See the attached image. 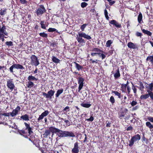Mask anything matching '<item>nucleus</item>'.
I'll list each match as a JSON object with an SVG mask.
<instances>
[{
	"instance_id": "393cba45",
	"label": "nucleus",
	"mask_w": 153,
	"mask_h": 153,
	"mask_svg": "<svg viewBox=\"0 0 153 153\" xmlns=\"http://www.w3.org/2000/svg\"><path fill=\"white\" fill-rule=\"evenodd\" d=\"M63 91V90L62 89L58 90L55 94L56 97V98L58 97L59 95L62 93Z\"/></svg>"
},
{
	"instance_id": "864d4df0",
	"label": "nucleus",
	"mask_w": 153,
	"mask_h": 153,
	"mask_svg": "<svg viewBox=\"0 0 153 153\" xmlns=\"http://www.w3.org/2000/svg\"><path fill=\"white\" fill-rule=\"evenodd\" d=\"M137 104V102L135 101H133L131 103V105L132 106H133L136 105Z\"/></svg>"
},
{
	"instance_id": "79ce46f5",
	"label": "nucleus",
	"mask_w": 153,
	"mask_h": 153,
	"mask_svg": "<svg viewBox=\"0 0 153 153\" xmlns=\"http://www.w3.org/2000/svg\"><path fill=\"white\" fill-rule=\"evenodd\" d=\"M88 25V24H83L81 26L80 28L82 31H84V29Z\"/></svg>"
},
{
	"instance_id": "2eb2a0df",
	"label": "nucleus",
	"mask_w": 153,
	"mask_h": 153,
	"mask_svg": "<svg viewBox=\"0 0 153 153\" xmlns=\"http://www.w3.org/2000/svg\"><path fill=\"white\" fill-rule=\"evenodd\" d=\"M146 88L147 89V91H149L150 92L153 91V83H151L150 84L145 86Z\"/></svg>"
},
{
	"instance_id": "f8f14e48",
	"label": "nucleus",
	"mask_w": 153,
	"mask_h": 153,
	"mask_svg": "<svg viewBox=\"0 0 153 153\" xmlns=\"http://www.w3.org/2000/svg\"><path fill=\"white\" fill-rule=\"evenodd\" d=\"M79 151L78 143L77 142H76L74 144V146L72 150V152L73 153H78Z\"/></svg>"
},
{
	"instance_id": "f03ea898",
	"label": "nucleus",
	"mask_w": 153,
	"mask_h": 153,
	"mask_svg": "<svg viewBox=\"0 0 153 153\" xmlns=\"http://www.w3.org/2000/svg\"><path fill=\"white\" fill-rule=\"evenodd\" d=\"M31 64L37 66L39 64V61L37 57L35 55H32L30 57Z\"/></svg>"
},
{
	"instance_id": "a211bd4d",
	"label": "nucleus",
	"mask_w": 153,
	"mask_h": 153,
	"mask_svg": "<svg viewBox=\"0 0 153 153\" xmlns=\"http://www.w3.org/2000/svg\"><path fill=\"white\" fill-rule=\"evenodd\" d=\"M110 23L111 24L114 25L117 27H120L121 25L118 23L116 21L113 20L110 21Z\"/></svg>"
},
{
	"instance_id": "a878e982",
	"label": "nucleus",
	"mask_w": 153,
	"mask_h": 153,
	"mask_svg": "<svg viewBox=\"0 0 153 153\" xmlns=\"http://www.w3.org/2000/svg\"><path fill=\"white\" fill-rule=\"evenodd\" d=\"M27 79L28 81H37L38 80L37 79L32 75L29 76L27 78Z\"/></svg>"
},
{
	"instance_id": "cd10ccee",
	"label": "nucleus",
	"mask_w": 153,
	"mask_h": 153,
	"mask_svg": "<svg viewBox=\"0 0 153 153\" xmlns=\"http://www.w3.org/2000/svg\"><path fill=\"white\" fill-rule=\"evenodd\" d=\"M74 63L75 64V67L76 69L78 71H79L80 69H81L83 67L82 66L79 65L78 64L76 63L75 62H74Z\"/></svg>"
},
{
	"instance_id": "f257e3e1",
	"label": "nucleus",
	"mask_w": 153,
	"mask_h": 153,
	"mask_svg": "<svg viewBox=\"0 0 153 153\" xmlns=\"http://www.w3.org/2000/svg\"><path fill=\"white\" fill-rule=\"evenodd\" d=\"M48 131L49 134L52 133L53 134L59 133V134H66V131H62L53 127H50L49 128Z\"/></svg>"
},
{
	"instance_id": "5fc2aeb1",
	"label": "nucleus",
	"mask_w": 153,
	"mask_h": 153,
	"mask_svg": "<svg viewBox=\"0 0 153 153\" xmlns=\"http://www.w3.org/2000/svg\"><path fill=\"white\" fill-rule=\"evenodd\" d=\"M6 10H1L0 12V15H4L6 12Z\"/></svg>"
},
{
	"instance_id": "49530a36",
	"label": "nucleus",
	"mask_w": 153,
	"mask_h": 153,
	"mask_svg": "<svg viewBox=\"0 0 153 153\" xmlns=\"http://www.w3.org/2000/svg\"><path fill=\"white\" fill-rule=\"evenodd\" d=\"M88 5V4L85 2H82L81 3V7L82 8H84L85 7Z\"/></svg>"
},
{
	"instance_id": "603ef678",
	"label": "nucleus",
	"mask_w": 153,
	"mask_h": 153,
	"mask_svg": "<svg viewBox=\"0 0 153 153\" xmlns=\"http://www.w3.org/2000/svg\"><path fill=\"white\" fill-rule=\"evenodd\" d=\"M149 97L151 100L153 101V92H152L150 91Z\"/></svg>"
},
{
	"instance_id": "3c124183",
	"label": "nucleus",
	"mask_w": 153,
	"mask_h": 153,
	"mask_svg": "<svg viewBox=\"0 0 153 153\" xmlns=\"http://www.w3.org/2000/svg\"><path fill=\"white\" fill-rule=\"evenodd\" d=\"M148 119L151 122L153 123V117H148Z\"/></svg>"
},
{
	"instance_id": "8fccbe9b",
	"label": "nucleus",
	"mask_w": 153,
	"mask_h": 153,
	"mask_svg": "<svg viewBox=\"0 0 153 153\" xmlns=\"http://www.w3.org/2000/svg\"><path fill=\"white\" fill-rule=\"evenodd\" d=\"M127 91L128 95H129L131 92V88L129 85L127 86Z\"/></svg>"
},
{
	"instance_id": "c03bdc74",
	"label": "nucleus",
	"mask_w": 153,
	"mask_h": 153,
	"mask_svg": "<svg viewBox=\"0 0 153 153\" xmlns=\"http://www.w3.org/2000/svg\"><path fill=\"white\" fill-rule=\"evenodd\" d=\"M109 101L111 102L112 104H113L115 102V99L114 97L112 96H111L109 99Z\"/></svg>"
},
{
	"instance_id": "338daca9",
	"label": "nucleus",
	"mask_w": 153,
	"mask_h": 153,
	"mask_svg": "<svg viewBox=\"0 0 153 153\" xmlns=\"http://www.w3.org/2000/svg\"><path fill=\"white\" fill-rule=\"evenodd\" d=\"M69 107L68 106H66V107L64 108V109H63V111H66L67 110H69ZM68 111H69V110H68Z\"/></svg>"
},
{
	"instance_id": "0e129e2a",
	"label": "nucleus",
	"mask_w": 153,
	"mask_h": 153,
	"mask_svg": "<svg viewBox=\"0 0 153 153\" xmlns=\"http://www.w3.org/2000/svg\"><path fill=\"white\" fill-rule=\"evenodd\" d=\"M132 129V127L131 126H130L128 127V128L127 129V131H130V130H131Z\"/></svg>"
},
{
	"instance_id": "13d9d810",
	"label": "nucleus",
	"mask_w": 153,
	"mask_h": 153,
	"mask_svg": "<svg viewBox=\"0 0 153 153\" xmlns=\"http://www.w3.org/2000/svg\"><path fill=\"white\" fill-rule=\"evenodd\" d=\"M20 2L22 4H26L27 3V1L26 0H20Z\"/></svg>"
},
{
	"instance_id": "a19ab883",
	"label": "nucleus",
	"mask_w": 153,
	"mask_h": 153,
	"mask_svg": "<svg viewBox=\"0 0 153 153\" xmlns=\"http://www.w3.org/2000/svg\"><path fill=\"white\" fill-rule=\"evenodd\" d=\"M39 35L42 37L47 38L48 37V34L44 32L41 33L39 34Z\"/></svg>"
},
{
	"instance_id": "dca6fc26",
	"label": "nucleus",
	"mask_w": 153,
	"mask_h": 153,
	"mask_svg": "<svg viewBox=\"0 0 153 153\" xmlns=\"http://www.w3.org/2000/svg\"><path fill=\"white\" fill-rule=\"evenodd\" d=\"M115 79H117L120 77V74L119 69L117 70L115 73H113Z\"/></svg>"
},
{
	"instance_id": "c9c22d12",
	"label": "nucleus",
	"mask_w": 153,
	"mask_h": 153,
	"mask_svg": "<svg viewBox=\"0 0 153 153\" xmlns=\"http://www.w3.org/2000/svg\"><path fill=\"white\" fill-rule=\"evenodd\" d=\"M146 126L150 128V129L153 128V126L151 124L150 122H147L146 123Z\"/></svg>"
},
{
	"instance_id": "a18cd8bd",
	"label": "nucleus",
	"mask_w": 153,
	"mask_h": 153,
	"mask_svg": "<svg viewBox=\"0 0 153 153\" xmlns=\"http://www.w3.org/2000/svg\"><path fill=\"white\" fill-rule=\"evenodd\" d=\"M101 52H99L98 53V55L100 57H101L102 59H104L106 57V56L102 53H101Z\"/></svg>"
},
{
	"instance_id": "ddd939ff",
	"label": "nucleus",
	"mask_w": 153,
	"mask_h": 153,
	"mask_svg": "<svg viewBox=\"0 0 153 153\" xmlns=\"http://www.w3.org/2000/svg\"><path fill=\"white\" fill-rule=\"evenodd\" d=\"M23 137L25 138H28L29 140L31 141L33 140L34 136L33 134H21Z\"/></svg>"
},
{
	"instance_id": "bf43d9fd",
	"label": "nucleus",
	"mask_w": 153,
	"mask_h": 153,
	"mask_svg": "<svg viewBox=\"0 0 153 153\" xmlns=\"http://www.w3.org/2000/svg\"><path fill=\"white\" fill-rule=\"evenodd\" d=\"M136 35L137 36H141L142 35V34L141 33L137 32L136 33Z\"/></svg>"
},
{
	"instance_id": "6e6d98bb",
	"label": "nucleus",
	"mask_w": 153,
	"mask_h": 153,
	"mask_svg": "<svg viewBox=\"0 0 153 153\" xmlns=\"http://www.w3.org/2000/svg\"><path fill=\"white\" fill-rule=\"evenodd\" d=\"M108 1L109 2V4L110 5H112L115 2L114 1H112L111 0H108Z\"/></svg>"
},
{
	"instance_id": "72a5a7b5",
	"label": "nucleus",
	"mask_w": 153,
	"mask_h": 153,
	"mask_svg": "<svg viewBox=\"0 0 153 153\" xmlns=\"http://www.w3.org/2000/svg\"><path fill=\"white\" fill-rule=\"evenodd\" d=\"M82 106L84 107L88 108L91 106V104H90L82 103L81 104Z\"/></svg>"
},
{
	"instance_id": "aec40b11",
	"label": "nucleus",
	"mask_w": 153,
	"mask_h": 153,
	"mask_svg": "<svg viewBox=\"0 0 153 153\" xmlns=\"http://www.w3.org/2000/svg\"><path fill=\"white\" fill-rule=\"evenodd\" d=\"M24 124L25 125V127H26V129L28 131V133L29 134H30L31 133H32V129L30 127L29 125L26 123H25Z\"/></svg>"
},
{
	"instance_id": "052dcab7",
	"label": "nucleus",
	"mask_w": 153,
	"mask_h": 153,
	"mask_svg": "<svg viewBox=\"0 0 153 153\" xmlns=\"http://www.w3.org/2000/svg\"><path fill=\"white\" fill-rule=\"evenodd\" d=\"M42 94L44 97H46L47 98H48V94H47L45 92H42Z\"/></svg>"
},
{
	"instance_id": "b1692460",
	"label": "nucleus",
	"mask_w": 153,
	"mask_h": 153,
	"mask_svg": "<svg viewBox=\"0 0 153 153\" xmlns=\"http://www.w3.org/2000/svg\"><path fill=\"white\" fill-rule=\"evenodd\" d=\"M112 93H114L115 95L117 96L118 98L119 99H121V97H123V96L121 95V94L117 91H112Z\"/></svg>"
},
{
	"instance_id": "bb28decb",
	"label": "nucleus",
	"mask_w": 153,
	"mask_h": 153,
	"mask_svg": "<svg viewBox=\"0 0 153 153\" xmlns=\"http://www.w3.org/2000/svg\"><path fill=\"white\" fill-rule=\"evenodd\" d=\"M142 30L143 32L145 34H146L149 36H151L152 35V33L148 30H146L144 29H142Z\"/></svg>"
},
{
	"instance_id": "4be33fe9",
	"label": "nucleus",
	"mask_w": 153,
	"mask_h": 153,
	"mask_svg": "<svg viewBox=\"0 0 153 153\" xmlns=\"http://www.w3.org/2000/svg\"><path fill=\"white\" fill-rule=\"evenodd\" d=\"M146 60L149 61L152 65H153V55L148 56L146 58Z\"/></svg>"
},
{
	"instance_id": "6ab92c4d",
	"label": "nucleus",
	"mask_w": 153,
	"mask_h": 153,
	"mask_svg": "<svg viewBox=\"0 0 153 153\" xmlns=\"http://www.w3.org/2000/svg\"><path fill=\"white\" fill-rule=\"evenodd\" d=\"M55 91L52 90L48 91V98L51 99L52 98V97Z\"/></svg>"
},
{
	"instance_id": "c85d7f7f",
	"label": "nucleus",
	"mask_w": 153,
	"mask_h": 153,
	"mask_svg": "<svg viewBox=\"0 0 153 153\" xmlns=\"http://www.w3.org/2000/svg\"><path fill=\"white\" fill-rule=\"evenodd\" d=\"M21 118L25 121H28L29 120V117L28 115L26 114L23 115H22L21 117Z\"/></svg>"
},
{
	"instance_id": "680f3d73",
	"label": "nucleus",
	"mask_w": 153,
	"mask_h": 153,
	"mask_svg": "<svg viewBox=\"0 0 153 153\" xmlns=\"http://www.w3.org/2000/svg\"><path fill=\"white\" fill-rule=\"evenodd\" d=\"M90 60L91 61V63L92 64H94V63H97V62L98 61V60L97 59L95 61H94L92 60V59H90Z\"/></svg>"
},
{
	"instance_id": "20e7f679",
	"label": "nucleus",
	"mask_w": 153,
	"mask_h": 153,
	"mask_svg": "<svg viewBox=\"0 0 153 153\" xmlns=\"http://www.w3.org/2000/svg\"><path fill=\"white\" fill-rule=\"evenodd\" d=\"M7 86L11 91H13L15 87L13 79H7Z\"/></svg>"
},
{
	"instance_id": "4d7b16f0",
	"label": "nucleus",
	"mask_w": 153,
	"mask_h": 153,
	"mask_svg": "<svg viewBox=\"0 0 153 153\" xmlns=\"http://www.w3.org/2000/svg\"><path fill=\"white\" fill-rule=\"evenodd\" d=\"M10 115V113H4L1 114V115L7 117H9Z\"/></svg>"
},
{
	"instance_id": "2f4dec72",
	"label": "nucleus",
	"mask_w": 153,
	"mask_h": 153,
	"mask_svg": "<svg viewBox=\"0 0 153 153\" xmlns=\"http://www.w3.org/2000/svg\"><path fill=\"white\" fill-rule=\"evenodd\" d=\"M140 86L138 87L139 90L141 91H143V89L144 88V87L143 85V84L142 82H140Z\"/></svg>"
},
{
	"instance_id": "4468645a",
	"label": "nucleus",
	"mask_w": 153,
	"mask_h": 153,
	"mask_svg": "<svg viewBox=\"0 0 153 153\" xmlns=\"http://www.w3.org/2000/svg\"><path fill=\"white\" fill-rule=\"evenodd\" d=\"M148 93H146L144 94H142L140 96V99L141 100H145L147 99L149 97L150 91H147Z\"/></svg>"
},
{
	"instance_id": "58836bf2",
	"label": "nucleus",
	"mask_w": 153,
	"mask_h": 153,
	"mask_svg": "<svg viewBox=\"0 0 153 153\" xmlns=\"http://www.w3.org/2000/svg\"><path fill=\"white\" fill-rule=\"evenodd\" d=\"M48 31L49 32H53L56 31V32L57 33H59L58 32V30L56 29L55 28H49L48 30Z\"/></svg>"
},
{
	"instance_id": "5701e85b",
	"label": "nucleus",
	"mask_w": 153,
	"mask_h": 153,
	"mask_svg": "<svg viewBox=\"0 0 153 153\" xmlns=\"http://www.w3.org/2000/svg\"><path fill=\"white\" fill-rule=\"evenodd\" d=\"M77 42L80 43H84L85 42V41L84 39H83L82 37H79L78 36L76 38Z\"/></svg>"
},
{
	"instance_id": "c756f323",
	"label": "nucleus",
	"mask_w": 153,
	"mask_h": 153,
	"mask_svg": "<svg viewBox=\"0 0 153 153\" xmlns=\"http://www.w3.org/2000/svg\"><path fill=\"white\" fill-rule=\"evenodd\" d=\"M113 41L111 40H108L106 43L105 46L107 47H110L111 45L113 43Z\"/></svg>"
},
{
	"instance_id": "9b49d317",
	"label": "nucleus",
	"mask_w": 153,
	"mask_h": 153,
	"mask_svg": "<svg viewBox=\"0 0 153 153\" xmlns=\"http://www.w3.org/2000/svg\"><path fill=\"white\" fill-rule=\"evenodd\" d=\"M49 113V111L48 110L45 111L44 112L42 113L39 116V117L38 119V121H39L42 119L43 118L46 116Z\"/></svg>"
},
{
	"instance_id": "0eeeda50",
	"label": "nucleus",
	"mask_w": 153,
	"mask_h": 153,
	"mask_svg": "<svg viewBox=\"0 0 153 153\" xmlns=\"http://www.w3.org/2000/svg\"><path fill=\"white\" fill-rule=\"evenodd\" d=\"M4 25H3L2 27L0 26V37H3L4 36L8 35V33Z\"/></svg>"
},
{
	"instance_id": "423d86ee",
	"label": "nucleus",
	"mask_w": 153,
	"mask_h": 153,
	"mask_svg": "<svg viewBox=\"0 0 153 153\" xmlns=\"http://www.w3.org/2000/svg\"><path fill=\"white\" fill-rule=\"evenodd\" d=\"M140 139V137L139 134H137L132 137L130 141L129 146H131L134 144V142L139 141Z\"/></svg>"
},
{
	"instance_id": "e2e57ef3",
	"label": "nucleus",
	"mask_w": 153,
	"mask_h": 153,
	"mask_svg": "<svg viewBox=\"0 0 153 153\" xmlns=\"http://www.w3.org/2000/svg\"><path fill=\"white\" fill-rule=\"evenodd\" d=\"M4 36H3V37H0V39L1 40L2 42H4V37H5V38H7V37H5Z\"/></svg>"
},
{
	"instance_id": "e433bc0d",
	"label": "nucleus",
	"mask_w": 153,
	"mask_h": 153,
	"mask_svg": "<svg viewBox=\"0 0 153 153\" xmlns=\"http://www.w3.org/2000/svg\"><path fill=\"white\" fill-rule=\"evenodd\" d=\"M131 84H132V89L133 90L134 93L135 94L137 92V89L136 88H135V86H134V85L133 83L131 82Z\"/></svg>"
},
{
	"instance_id": "de8ad7c7",
	"label": "nucleus",
	"mask_w": 153,
	"mask_h": 153,
	"mask_svg": "<svg viewBox=\"0 0 153 153\" xmlns=\"http://www.w3.org/2000/svg\"><path fill=\"white\" fill-rule=\"evenodd\" d=\"M5 44L6 45L10 46L13 45V43L11 41L7 42H6Z\"/></svg>"
},
{
	"instance_id": "69168bd1",
	"label": "nucleus",
	"mask_w": 153,
	"mask_h": 153,
	"mask_svg": "<svg viewBox=\"0 0 153 153\" xmlns=\"http://www.w3.org/2000/svg\"><path fill=\"white\" fill-rule=\"evenodd\" d=\"M98 53H91V54L92 56H94L96 54H98Z\"/></svg>"
},
{
	"instance_id": "ea45409f",
	"label": "nucleus",
	"mask_w": 153,
	"mask_h": 153,
	"mask_svg": "<svg viewBox=\"0 0 153 153\" xmlns=\"http://www.w3.org/2000/svg\"><path fill=\"white\" fill-rule=\"evenodd\" d=\"M93 51L97 52V53L101 52L103 53V51L100 49L97 48H94L92 50Z\"/></svg>"
},
{
	"instance_id": "6e6552de",
	"label": "nucleus",
	"mask_w": 153,
	"mask_h": 153,
	"mask_svg": "<svg viewBox=\"0 0 153 153\" xmlns=\"http://www.w3.org/2000/svg\"><path fill=\"white\" fill-rule=\"evenodd\" d=\"M20 107L19 106H17L16 108L14 109L12 112L10 113V115L12 117L16 116L18 113L19 111H20Z\"/></svg>"
},
{
	"instance_id": "7c9ffc66",
	"label": "nucleus",
	"mask_w": 153,
	"mask_h": 153,
	"mask_svg": "<svg viewBox=\"0 0 153 153\" xmlns=\"http://www.w3.org/2000/svg\"><path fill=\"white\" fill-rule=\"evenodd\" d=\"M52 60L53 62L56 63H59L60 62V60L54 56H52Z\"/></svg>"
},
{
	"instance_id": "9d476101",
	"label": "nucleus",
	"mask_w": 153,
	"mask_h": 153,
	"mask_svg": "<svg viewBox=\"0 0 153 153\" xmlns=\"http://www.w3.org/2000/svg\"><path fill=\"white\" fill-rule=\"evenodd\" d=\"M78 35L79 37H83L88 40L91 39V37L83 32H78Z\"/></svg>"
},
{
	"instance_id": "39448f33",
	"label": "nucleus",
	"mask_w": 153,
	"mask_h": 153,
	"mask_svg": "<svg viewBox=\"0 0 153 153\" xmlns=\"http://www.w3.org/2000/svg\"><path fill=\"white\" fill-rule=\"evenodd\" d=\"M45 12V8L43 5H41L36 10V13L38 16H41Z\"/></svg>"
},
{
	"instance_id": "473e14b6",
	"label": "nucleus",
	"mask_w": 153,
	"mask_h": 153,
	"mask_svg": "<svg viewBox=\"0 0 153 153\" xmlns=\"http://www.w3.org/2000/svg\"><path fill=\"white\" fill-rule=\"evenodd\" d=\"M142 19V15L141 13H140L138 16V21L139 23H141Z\"/></svg>"
},
{
	"instance_id": "f3484780",
	"label": "nucleus",
	"mask_w": 153,
	"mask_h": 153,
	"mask_svg": "<svg viewBox=\"0 0 153 153\" xmlns=\"http://www.w3.org/2000/svg\"><path fill=\"white\" fill-rule=\"evenodd\" d=\"M127 46L130 48L135 49L137 48V46L135 44L131 42H128Z\"/></svg>"
},
{
	"instance_id": "412c9836",
	"label": "nucleus",
	"mask_w": 153,
	"mask_h": 153,
	"mask_svg": "<svg viewBox=\"0 0 153 153\" xmlns=\"http://www.w3.org/2000/svg\"><path fill=\"white\" fill-rule=\"evenodd\" d=\"M34 84L32 81H29L26 84V86L28 88H30L33 87Z\"/></svg>"
},
{
	"instance_id": "7ed1b4c3",
	"label": "nucleus",
	"mask_w": 153,
	"mask_h": 153,
	"mask_svg": "<svg viewBox=\"0 0 153 153\" xmlns=\"http://www.w3.org/2000/svg\"><path fill=\"white\" fill-rule=\"evenodd\" d=\"M13 68H16L17 69H24L25 68L23 66L20 64H13L10 68L9 70L10 72L13 73Z\"/></svg>"
},
{
	"instance_id": "774afa93",
	"label": "nucleus",
	"mask_w": 153,
	"mask_h": 153,
	"mask_svg": "<svg viewBox=\"0 0 153 153\" xmlns=\"http://www.w3.org/2000/svg\"><path fill=\"white\" fill-rule=\"evenodd\" d=\"M111 123H108L106 124V126L108 127H109L110 126Z\"/></svg>"
},
{
	"instance_id": "37998d69",
	"label": "nucleus",
	"mask_w": 153,
	"mask_h": 153,
	"mask_svg": "<svg viewBox=\"0 0 153 153\" xmlns=\"http://www.w3.org/2000/svg\"><path fill=\"white\" fill-rule=\"evenodd\" d=\"M104 15L106 19L107 20H108L109 17L108 16V12L106 9L104 10Z\"/></svg>"
},
{
	"instance_id": "f704fd0d",
	"label": "nucleus",
	"mask_w": 153,
	"mask_h": 153,
	"mask_svg": "<svg viewBox=\"0 0 153 153\" xmlns=\"http://www.w3.org/2000/svg\"><path fill=\"white\" fill-rule=\"evenodd\" d=\"M58 135L59 137H74L75 136L74 134H59Z\"/></svg>"
},
{
	"instance_id": "4c0bfd02",
	"label": "nucleus",
	"mask_w": 153,
	"mask_h": 153,
	"mask_svg": "<svg viewBox=\"0 0 153 153\" xmlns=\"http://www.w3.org/2000/svg\"><path fill=\"white\" fill-rule=\"evenodd\" d=\"M45 21H41L40 22V25H41V27L42 29H45L46 26L45 25Z\"/></svg>"
},
{
	"instance_id": "09e8293b",
	"label": "nucleus",
	"mask_w": 153,
	"mask_h": 153,
	"mask_svg": "<svg viewBox=\"0 0 153 153\" xmlns=\"http://www.w3.org/2000/svg\"><path fill=\"white\" fill-rule=\"evenodd\" d=\"M94 120V118L92 116H91L89 118L87 119L86 120L89 122H92Z\"/></svg>"
},
{
	"instance_id": "1a4fd4ad",
	"label": "nucleus",
	"mask_w": 153,
	"mask_h": 153,
	"mask_svg": "<svg viewBox=\"0 0 153 153\" xmlns=\"http://www.w3.org/2000/svg\"><path fill=\"white\" fill-rule=\"evenodd\" d=\"M84 79L83 78H82V77H79V78L78 81V84H79V86L78 87L79 92L82 88L84 84Z\"/></svg>"
}]
</instances>
